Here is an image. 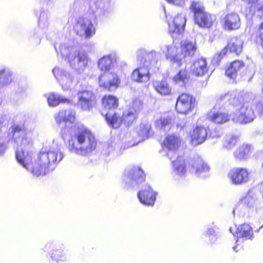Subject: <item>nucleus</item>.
Instances as JSON below:
<instances>
[{"instance_id":"a19ab883","label":"nucleus","mask_w":263,"mask_h":263,"mask_svg":"<svg viewBox=\"0 0 263 263\" xmlns=\"http://www.w3.org/2000/svg\"><path fill=\"white\" fill-rule=\"evenodd\" d=\"M11 81V74L5 69L0 70V85H5Z\"/></svg>"},{"instance_id":"4be33fe9","label":"nucleus","mask_w":263,"mask_h":263,"mask_svg":"<svg viewBox=\"0 0 263 263\" xmlns=\"http://www.w3.org/2000/svg\"><path fill=\"white\" fill-rule=\"evenodd\" d=\"M208 136V128L203 126H196L190 133L192 144L199 145L204 142Z\"/></svg>"},{"instance_id":"473e14b6","label":"nucleus","mask_w":263,"mask_h":263,"mask_svg":"<svg viewBox=\"0 0 263 263\" xmlns=\"http://www.w3.org/2000/svg\"><path fill=\"white\" fill-rule=\"evenodd\" d=\"M47 101L50 106H55L60 103H70V100L69 99L60 97L54 93H51L48 95Z\"/></svg>"},{"instance_id":"4c0bfd02","label":"nucleus","mask_w":263,"mask_h":263,"mask_svg":"<svg viewBox=\"0 0 263 263\" xmlns=\"http://www.w3.org/2000/svg\"><path fill=\"white\" fill-rule=\"evenodd\" d=\"M174 167L178 174H181L185 172V164L184 160L180 157H178L173 162Z\"/></svg>"},{"instance_id":"f03ea898","label":"nucleus","mask_w":263,"mask_h":263,"mask_svg":"<svg viewBox=\"0 0 263 263\" xmlns=\"http://www.w3.org/2000/svg\"><path fill=\"white\" fill-rule=\"evenodd\" d=\"M97 140L91 132L83 125L76 127L74 133L68 141L67 148L69 151L86 155L95 151Z\"/></svg>"},{"instance_id":"393cba45","label":"nucleus","mask_w":263,"mask_h":263,"mask_svg":"<svg viewBox=\"0 0 263 263\" xmlns=\"http://www.w3.org/2000/svg\"><path fill=\"white\" fill-rule=\"evenodd\" d=\"M153 86L155 91L162 96H168L172 94V87L166 80L153 82Z\"/></svg>"},{"instance_id":"c9c22d12","label":"nucleus","mask_w":263,"mask_h":263,"mask_svg":"<svg viewBox=\"0 0 263 263\" xmlns=\"http://www.w3.org/2000/svg\"><path fill=\"white\" fill-rule=\"evenodd\" d=\"M123 115V124L129 126L132 123L137 120L138 115L136 112L132 111L129 109H128L126 111L122 112Z\"/></svg>"},{"instance_id":"6ab92c4d","label":"nucleus","mask_w":263,"mask_h":263,"mask_svg":"<svg viewBox=\"0 0 263 263\" xmlns=\"http://www.w3.org/2000/svg\"><path fill=\"white\" fill-rule=\"evenodd\" d=\"M140 201L144 205H153L156 200V193L148 185L143 187L138 194Z\"/></svg>"},{"instance_id":"c03bdc74","label":"nucleus","mask_w":263,"mask_h":263,"mask_svg":"<svg viewBox=\"0 0 263 263\" xmlns=\"http://www.w3.org/2000/svg\"><path fill=\"white\" fill-rule=\"evenodd\" d=\"M253 199L250 196H246L242 197L241 199V202L245 205L249 206L251 205Z\"/></svg>"},{"instance_id":"c85d7f7f","label":"nucleus","mask_w":263,"mask_h":263,"mask_svg":"<svg viewBox=\"0 0 263 263\" xmlns=\"http://www.w3.org/2000/svg\"><path fill=\"white\" fill-rule=\"evenodd\" d=\"M208 64L205 59H199L194 62L192 71L195 76H203L208 72Z\"/></svg>"},{"instance_id":"c756f323","label":"nucleus","mask_w":263,"mask_h":263,"mask_svg":"<svg viewBox=\"0 0 263 263\" xmlns=\"http://www.w3.org/2000/svg\"><path fill=\"white\" fill-rule=\"evenodd\" d=\"M55 118L59 124L67 122L72 123L75 120V112L70 109L62 110L58 112Z\"/></svg>"},{"instance_id":"0eeeda50","label":"nucleus","mask_w":263,"mask_h":263,"mask_svg":"<svg viewBox=\"0 0 263 263\" xmlns=\"http://www.w3.org/2000/svg\"><path fill=\"white\" fill-rule=\"evenodd\" d=\"M98 81L99 87L108 91L117 89L121 84L120 77L115 72H104L99 76Z\"/></svg>"},{"instance_id":"ddd939ff","label":"nucleus","mask_w":263,"mask_h":263,"mask_svg":"<svg viewBox=\"0 0 263 263\" xmlns=\"http://www.w3.org/2000/svg\"><path fill=\"white\" fill-rule=\"evenodd\" d=\"M239 109V114L237 117V121L240 123H249L255 117L254 110L251 107L244 96V103L241 104Z\"/></svg>"},{"instance_id":"79ce46f5","label":"nucleus","mask_w":263,"mask_h":263,"mask_svg":"<svg viewBox=\"0 0 263 263\" xmlns=\"http://www.w3.org/2000/svg\"><path fill=\"white\" fill-rule=\"evenodd\" d=\"M238 142V138L235 136H230L226 138L223 146L227 149H231L235 146Z\"/></svg>"},{"instance_id":"aec40b11","label":"nucleus","mask_w":263,"mask_h":263,"mask_svg":"<svg viewBox=\"0 0 263 263\" xmlns=\"http://www.w3.org/2000/svg\"><path fill=\"white\" fill-rule=\"evenodd\" d=\"M151 73L149 68L146 66H140L135 69L131 74L132 80L137 83H145L149 81Z\"/></svg>"},{"instance_id":"49530a36","label":"nucleus","mask_w":263,"mask_h":263,"mask_svg":"<svg viewBox=\"0 0 263 263\" xmlns=\"http://www.w3.org/2000/svg\"><path fill=\"white\" fill-rule=\"evenodd\" d=\"M5 149L6 147L4 144L2 143H0V155L4 152Z\"/></svg>"},{"instance_id":"9b49d317","label":"nucleus","mask_w":263,"mask_h":263,"mask_svg":"<svg viewBox=\"0 0 263 263\" xmlns=\"http://www.w3.org/2000/svg\"><path fill=\"white\" fill-rule=\"evenodd\" d=\"M67 58L70 66L76 69H83L88 64L86 54L80 51H75L73 53H69L67 55Z\"/></svg>"},{"instance_id":"8fccbe9b","label":"nucleus","mask_w":263,"mask_h":263,"mask_svg":"<svg viewBox=\"0 0 263 263\" xmlns=\"http://www.w3.org/2000/svg\"><path fill=\"white\" fill-rule=\"evenodd\" d=\"M185 126V124L184 123H183L182 125H177V127L178 128H179V129H183L184 128V127Z\"/></svg>"},{"instance_id":"7ed1b4c3","label":"nucleus","mask_w":263,"mask_h":263,"mask_svg":"<svg viewBox=\"0 0 263 263\" xmlns=\"http://www.w3.org/2000/svg\"><path fill=\"white\" fill-rule=\"evenodd\" d=\"M181 53H176L173 55L171 53L173 52L175 48L170 47L167 48V53L166 58L173 63H176L178 67L182 64V60L186 57L193 56L197 49L195 41H185L181 43Z\"/></svg>"},{"instance_id":"bb28decb","label":"nucleus","mask_w":263,"mask_h":263,"mask_svg":"<svg viewBox=\"0 0 263 263\" xmlns=\"http://www.w3.org/2000/svg\"><path fill=\"white\" fill-rule=\"evenodd\" d=\"M243 14L246 17L252 18L256 16L259 18H263V4H259L257 3L246 7L244 9Z\"/></svg>"},{"instance_id":"2eb2a0df","label":"nucleus","mask_w":263,"mask_h":263,"mask_svg":"<svg viewBox=\"0 0 263 263\" xmlns=\"http://www.w3.org/2000/svg\"><path fill=\"white\" fill-rule=\"evenodd\" d=\"M222 22V26L224 30H236L239 29L241 26L240 18L235 12L227 14L223 18Z\"/></svg>"},{"instance_id":"b1692460","label":"nucleus","mask_w":263,"mask_h":263,"mask_svg":"<svg viewBox=\"0 0 263 263\" xmlns=\"http://www.w3.org/2000/svg\"><path fill=\"white\" fill-rule=\"evenodd\" d=\"M192 165L195 168V174L198 176H206L209 175L210 167L201 158L193 159Z\"/></svg>"},{"instance_id":"1a4fd4ad","label":"nucleus","mask_w":263,"mask_h":263,"mask_svg":"<svg viewBox=\"0 0 263 263\" xmlns=\"http://www.w3.org/2000/svg\"><path fill=\"white\" fill-rule=\"evenodd\" d=\"M73 29L77 35L80 36H84L86 39H90L96 33L95 28L91 21L83 17L78 18Z\"/></svg>"},{"instance_id":"6e6552de","label":"nucleus","mask_w":263,"mask_h":263,"mask_svg":"<svg viewBox=\"0 0 263 263\" xmlns=\"http://www.w3.org/2000/svg\"><path fill=\"white\" fill-rule=\"evenodd\" d=\"M243 46V42L240 36H235L231 37L228 41L227 45L217 54L218 60H221L228 52L234 53L239 55L242 52Z\"/></svg>"},{"instance_id":"f8f14e48","label":"nucleus","mask_w":263,"mask_h":263,"mask_svg":"<svg viewBox=\"0 0 263 263\" xmlns=\"http://www.w3.org/2000/svg\"><path fill=\"white\" fill-rule=\"evenodd\" d=\"M107 124L113 128H119L123 124V115L117 109L101 113Z\"/></svg>"},{"instance_id":"5701e85b","label":"nucleus","mask_w":263,"mask_h":263,"mask_svg":"<svg viewBox=\"0 0 263 263\" xmlns=\"http://www.w3.org/2000/svg\"><path fill=\"white\" fill-rule=\"evenodd\" d=\"M180 145V138L174 134L167 135L161 143L162 148L168 151H176Z\"/></svg>"},{"instance_id":"09e8293b","label":"nucleus","mask_w":263,"mask_h":263,"mask_svg":"<svg viewBox=\"0 0 263 263\" xmlns=\"http://www.w3.org/2000/svg\"><path fill=\"white\" fill-rule=\"evenodd\" d=\"M220 135V132L219 130H218L217 132H216L215 133H211V136L213 137V138H214V137H219Z\"/></svg>"},{"instance_id":"4468645a","label":"nucleus","mask_w":263,"mask_h":263,"mask_svg":"<svg viewBox=\"0 0 263 263\" xmlns=\"http://www.w3.org/2000/svg\"><path fill=\"white\" fill-rule=\"evenodd\" d=\"M245 66V63L243 60H234L231 62L225 68V76L233 82H236L239 73Z\"/></svg>"},{"instance_id":"a18cd8bd","label":"nucleus","mask_w":263,"mask_h":263,"mask_svg":"<svg viewBox=\"0 0 263 263\" xmlns=\"http://www.w3.org/2000/svg\"><path fill=\"white\" fill-rule=\"evenodd\" d=\"M242 2L248 5L249 6L253 5L257 3L260 0H240Z\"/></svg>"},{"instance_id":"3c124183","label":"nucleus","mask_w":263,"mask_h":263,"mask_svg":"<svg viewBox=\"0 0 263 263\" xmlns=\"http://www.w3.org/2000/svg\"><path fill=\"white\" fill-rule=\"evenodd\" d=\"M262 167H263V163H262Z\"/></svg>"},{"instance_id":"a878e982","label":"nucleus","mask_w":263,"mask_h":263,"mask_svg":"<svg viewBox=\"0 0 263 263\" xmlns=\"http://www.w3.org/2000/svg\"><path fill=\"white\" fill-rule=\"evenodd\" d=\"M235 234L238 238L245 240L253 238V231L252 228L248 223H242L239 225L236 230Z\"/></svg>"},{"instance_id":"f257e3e1","label":"nucleus","mask_w":263,"mask_h":263,"mask_svg":"<svg viewBox=\"0 0 263 263\" xmlns=\"http://www.w3.org/2000/svg\"><path fill=\"white\" fill-rule=\"evenodd\" d=\"M10 130L8 134L9 139L21 146V149L15 152L16 160L34 176L46 175L52 169L53 165L58 164L62 159L63 155L58 148L49 149L47 152L41 149L36 160L32 162L33 153L31 149L33 143L27 136L25 125L23 124H14L10 127Z\"/></svg>"},{"instance_id":"e433bc0d","label":"nucleus","mask_w":263,"mask_h":263,"mask_svg":"<svg viewBox=\"0 0 263 263\" xmlns=\"http://www.w3.org/2000/svg\"><path fill=\"white\" fill-rule=\"evenodd\" d=\"M190 78V72L186 69H182L180 70L173 78V80L175 83L185 82L187 81Z\"/></svg>"},{"instance_id":"a211bd4d","label":"nucleus","mask_w":263,"mask_h":263,"mask_svg":"<svg viewBox=\"0 0 263 263\" xmlns=\"http://www.w3.org/2000/svg\"><path fill=\"white\" fill-rule=\"evenodd\" d=\"M186 24L184 16L179 14L174 17L173 22L168 25L169 33L173 37L175 34H181L183 33Z\"/></svg>"},{"instance_id":"f3484780","label":"nucleus","mask_w":263,"mask_h":263,"mask_svg":"<svg viewBox=\"0 0 263 263\" xmlns=\"http://www.w3.org/2000/svg\"><path fill=\"white\" fill-rule=\"evenodd\" d=\"M206 118L216 125H222L230 121L231 115L225 111L210 110L206 114Z\"/></svg>"},{"instance_id":"de8ad7c7","label":"nucleus","mask_w":263,"mask_h":263,"mask_svg":"<svg viewBox=\"0 0 263 263\" xmlns=\"http://www.w3.org/2000/svg\"><path fill=\"white\" fill-rule=\"evenodd\" d=\"M167 2L170 3H173L174 4H179L180 2L182 0H166Z\"/></svg>"},{"instance_id":"f704fd0d","label":"nucleus","mask_w":263,"mask_h":263,"mask_svg":"<svg viewBox=\"0 0 263 263\" xmlns=\"http://www.w3.org/2000/svg\"><path fill=\"white\" fill-rule=\"evenodd\" d=\"M172 122V116L169 114H164L156 120L155 124L157 128L161 129L170 125Z\"/></svg>"},{"instance_id":"dca6fc26","label":"nucleus","mask_w":263,"mask_h":263,"mask_svg":"<svg viewBox=\"0 0 263 263\" xmlns=\"http://www.w3.org/2000/svg\"><path fill=\"white\" fill-rule=\"evenodd\" d=\"M244 96L241 92H228L220 95L218 100L220 103H228L233 106L238 107L241 104L244 103Z\"/></svg>"},{"instance_id":"72a5a7b5","label":"nucleus","mask_w":263,"mask_h":263,"mask_svg":"<svg viewBox=\"0 0 263 263\" xmlns=\"http://www.w3.org/2000/svg\"><path fill=\"white\" fill-rule=\"evenodd\" d=\"M251 39L256 44H259L263 49V22L252 33Z\"/></svg>"},{"instance_id":"423d86ee","label":"nucleus","mask_w":263,"mask_h":263,"mask_svg":"<svg viewBox=\"0 0 263 263\" xmlns=\"http://www.w3.org/2000/svg\"><path fill=\"white\" fill-rule=\"evenodd\" d=\"M196 105L195 97L189 93L182 92L177 98L175 109L179 114L187 115L192 111Z\"/></svg>"},{"instance_id":"7c9ffc66","label":"nucleus","mask_w":263,"mask_h":263,"mask_svg":"<svg viewBox=\"0 0 263 263\" xmlns=\"http://www.w3.org/2000/svg\"><path fill=\"white\" fill-rule=\"evenodd\" d=\"M113 65V61L110 55H105L98 62L99 69L104 72H107Z\"/></svg>"},{"instance_id":"37998d69","label":"nucleus","mask_w":263,"mask_h":263,"mask_svg":"<svg viewBox=\"0 0 263 263\" xmlns=\"http://www.w3.org/2000/svg\"><path fill=\"white\" fill-rule=\"evenodd\" d=\"M53 73L56 78L58 80H62L66 76L62 73V71L58 68H54L52 70Z\"/></svg>"},{"instance_id":"58836bf2","label":"nucleus","mask_w":263,"mask_h":263,"mask_svg":"<svg viewBox=\"0 0 263 263\" xmlns=\"http://www.w3.org/2000/svg\"><path fill=\"white\" fill-rule=\"evenodd\" d=\"M143 106V102L139 99H135L133 100L128 109L132 111H135L137 115H139L142 110Z\"/></svg>"},{"instance_id":"cd10ccee","label":"nucleus","mask_w":263,"mask_h":263,"mask_svg":"<svg viewBox=\"0 0 263 263\" xmlns=\"http://www.w3.org/2000/svg\"><path fill=\"white\" fill-rule=\"evenodd\" d=\"M252 151L253 147L251 145L243 143L235 151L234 156L237 160H245L249 157Z\"/></svg>"},{"instance_id":"412c9836","label":"nucleus","mask_w":263,"mask_h":263,"mask_svg":"<svg viewBox=\"0 0 263 263\" xmlns=\"http://www.w3.org/2000/svg\"><path fill=\"white\" fill-rule=\"evenodd\" d=\"M101 104L102 106L101 114L115 110L119 106V99L115 95L106 94L102 97Z\"/></svg>"},{"instance_id":"20e7f679","label":"nucleus","mask_w":263,"mask_h":263,"mask_svg":"<svg viewBox=\"0 0 263 263\" xmlns=\"http://www.w3.org/2000/svg\"><path fill=\"white\" fill-rule=\"evenodd\" d=\"M190 9L194 13L195 23L200 27L209 28L212 26L213 20L212 16L205 11L204 7L199 2H192Z\"/></svg>"},{"instance_id":"ea45409f","label":"nucleus","mask_w":263,"mask_h":263,"mask_svg":"<svg viewBox=\"0 0 263 263\" xmlns=\"http://www.w3.org/2000/svg\"><path fill=\"white\" fill-rule=\"evenodd\" d=\"M50 255L52 259L57 262L64 261L66 259L63 251L59 249L53 250Z\"/></svg>"},{"instance_id":"2f4dec72","label":"nucleus","mask_w":263,"mask_h":263,"mask_svg":"<svg viewBox=\"0 0 263 263\" xmlns=\"http://www.w3.org/2000/svg\"><path fill=\"white\" fill-rule=\"evenodd\" d=\"M129 176L132 180L137 183H140L145 179V175L143 171L139 167L133 168L130 171Z\"/></svg>"},{"instance_id":"9d476101","label":"nucleus","mask_w":263,"mask_h":263,"mask_svg":"<svg viewBox=\"0 0 263 263\" xmlns=\"http://www.w3.org/2000/svg\"><path fill=\"white\" fill-rule=\"evenodd\" d=\"M250 172L247 167H234L230 170L228 177L232 183L235 185L247 183L250 180Z\"/></svg>"},{"instance_id":"39448f33","label":"nucleus","mask_w":263,"mask_h":263,"mask_svg":"<svg viewBox=\"0 0 263 263\" xmlns=\"http://www.w3.org/2000/svg\"><path fill=\"white\" fill-rule=\"evenodd\" d=\"M77 106L83 111H89L96 106L97 98L95 93L91 90L83 89L77 92Z\"/></svg>"}]
</instances>
